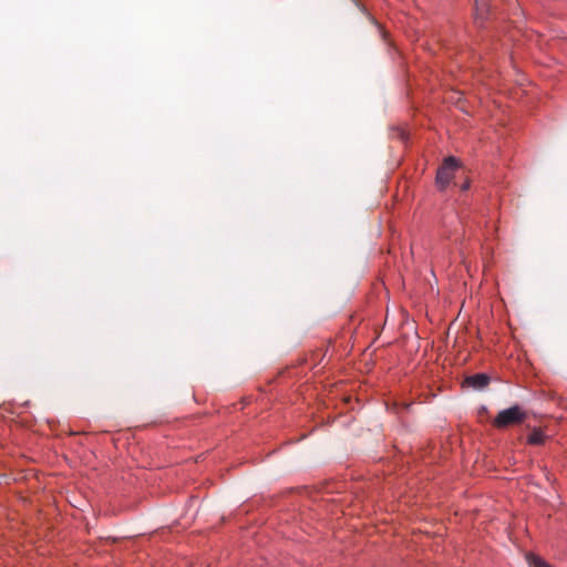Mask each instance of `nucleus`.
I'll return each instance as SVG.
<instances>
[{
  "mask_svg": "<svg viewBox=\"0 0 567 567\" xmlns=\"http://www.w3.org/2000/svg\"><path fill=\"white\" fill-rule=\"evenodd\" d=\"M526 419V412L518 405L511 406L501 411L493 420V425L497 429H505L511 425L519 424Z\"/></svg>",
  "mask_w": 567,
  "mask_h": 567,
  "instance_id": "1",
  "label": "nucleus"
},
{
  "mask_svg": "<svg viewBox=\"0 0 567 567\" xmlns=\"http://www.w3.org/2000/svg\"><path fill=\"white\" fill-rule=\"evenodd\" d=\"M458 166V162L455 157L450 156L444 159L442 166L437 169L436 173V184L440 188L443 189L450 185Z\"/></svg>",
  "mask_w": 567,
  "mask_h": 567,
  "instance_id": "2",
  "label": "nucleus"
},
{
  "mask_svg": "<svg viewBox=\"0 0 567 567\" xmlns=\"http://www.w3.org/2000/svg\"><path fill=\"white\" fill-rule=\"evenodd\" d=\"M464 383L473 389L482 390L488 385L489 377L485 373L473 374L467 377Z\"/></svg>",
  "mask_w": 567,
  "mask_h": 567,
  "instance_id": "3",
  "label": "nucleus"
},
{
  "mask_svg": "<svg viewBox=\"0 0 567 567\" xmlns=\"http://www.w3.org/2000/svg\"><path fill=\"white\" fill-rule=\"evenodd\" d=\"M546 435L539 429H534L527 436V443L530 445H540L545 442Z\"/></svg>",
  "mask_w": 567,
  "mask_h": 567,
  "instance_id": "4",
  "label": "nucleus"
},
{
  "mask_svg": "<svg viewBox=\"0 0 567 567\" xmlns=\"http://www.w3.org/2000/svg\"><path fill=\"white\" fill-rule=\"evenodd\" d=\"M526 559H527L529 567H551L544 559H542L540 557H538L532 553H528L526 555Z\"/></svg>",
  "mask_w": 567,
  "mask_h": 567,
  "instance_id": "5",
  "label": "nucleus"
},
{
  "mask_svg": "<svg viewBox=\"0 0 567 567\" xmlns=\"http://www.w3.org/2000/svg\"><path fill=\"white\" fill-rule=\"evenodd\" d=\"M467 188H468V183L463 184L462 189H464V190H465V189H467Z\"/></svg>",
  "mask_w": 567,
  "mask_h": 567,
  "instance_id": "6",
  "label": "nucleus"
}]
</instances>
